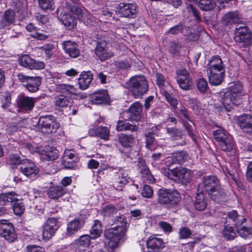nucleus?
<instances>
[{"label":"nucleus","mask_w":252,"mask_h":252,"mask_svg":"<svg viewBox=\"0 0 252 252\" xmlns=\"http://www.w3.org/2000/svg\"><path fill=\"white\" fill-rule=\"evenodd\" d=\"M138 129V127L137 126L126 123V121H119L117 124L118 131L129 130L136 131Z\"/></svg>","instance_id":"nucleus-44"},{"label":"nucleus","mask_w":252,"mask_h":252,"mask_svg":"<svg viewBox=\"0 0 252 252\" xmlns=\"http://www.w3.org/2000/svg\"><path fill=\"white\" fill-rule=\"evenodd\" d=\"M24 159H21L20 157L18 154H11L9 156V161L10 164L12 165H22V162H23Z\"/></svg>","instance_id":"nucleus-61"},{"label":"nucleus","mask_w":252,"mask_h":252,"mask_svg":"<svg viewBox=\"0 0 252 252\" xmlns=\"http://www.w3.org/2000/svg\"><path fill=\"white\" fill-rule=\"evenodd\" d=\"M39 7L44 11L52 10L55 7L53 0H38Z\"/></svg>","instance_id":"nucleus-51"},{"label":"nucleus","mask_w":252,"mask_h":252,"mask_svg":"<svg viewBox=\"0 0 252 252\" xmlns=\"http://www.w3.org/2000/svg\"><path fill=\"white\" fill-rule=\"evenodd\" d=\"M164 174L169 179L176 182H189L191 179L190 171L181 166L165 171Z\"/></svg>","instance_id":"nucleus-9"},{"label":"nucleus","mask_w":252,"mask_h":252,"mask_svg":"<svg viewBox=\"0 0 252 252\" xmlns=\"http://www.w3.org/2000/svg\"><path fill=\"white\" fill-rule=\"evenodd\" d=\"M237 124L242 132L249 135H252V116L243 114L238 117Z\"/></svg>","instance_id":"nucleus-18"},{"label":"nucleus","mask_w":252,"mask_h":252,"mask_svg":"<svg viewBox=\"0 0 252 252\" xmlns=\"http://www.w3.org/2000/svg\"><path fill=\"white\" fill-rule=\"evenodd\" d=\"M126 229L123 225L117 226L105 230L104 234L105 237L114 243L112 246L116 247L119 243L123 242L126 239Z\"/></svg>","instance_id":"nucleus-6"},{"label":"nucleus","mask_w":252,"mask_h":252,"mask_svg":"<svg viewBox=\"0 0 252 252\" xmlns=\"http://www.w3.org/2000/svg\"><path fill=\"white\" fill-rule=\"evenodd\" d=\"M129 178L126 171L120 168L113 175V180L116 186L122 187L127 184Z\"/></svg>","instance_id":"nucleus-26"},{"label":"nucleus","mask_w":252,"mask_h":252,"mask_svg":"<svg viewBox=\"0 0 252 252\" xmlns=\"http://www.w3.org/2000/svg\"><path fill=\"white\" fill-rule=\"evenodd\" d=\"M95 42V54L101 61L108 60L113 56V53L109 50L108 43L104 38L97 39Z\"/></svg>","instance_id":"nucleus-13"},{"label":"nucleus","mask_w":252,"mask_h":252,"mask_svg":"<svg viewBox=\"0 0 252 252\" xmlns=\"http://www.w3.org/2000/svg\"><path fill=\"white\" fill-rule=\"evenodd\" d=\"M126 229L123 225L117 226L105 230L104 234L105 237L114 243L112 246L116 247L119 243L123 242L126 239Z\"/></svg>","instance_id":"nucleus-7"},{"label":"nucleus","mask_w":252,"mask_h":252,"mask_svg":"<svg viewBox=\"0 0 252 252\" xmlns=\"http://www.w3.org/2000/svg\"><path fill=\"white\" fill-rule=\"evenodd\" d=\"M116 8V13L121 17L134 18L138 13L137 6L134 3H120Z\"/></svg>","instance_id":"nucleus-14"},{"label":"nucleus","mask_w":252,"mask_h":252,"mask_svg":"<svg viewBox=\"0 0 252 252\" xmlns=\"http://www.w3.org/2000/svg\"><path fill=\"white\" fill-rule=\"evenodd\" d=\"M192 232L190 229L187 227H182L179 231L180 239H187L190 237Z\"/></svg>","instance_id":"nucleus-62"},{"label":"nucleus","mask_w":252,"mask_h":252,"mask_svg":"<svg viewBox=\"0 0 252 252\" xmlns=\"http://www.w3.org/2000/svg\"><path fill=\"white\" fill-rule=\"evenodd\" d=\"M43 50L44 51L48 58H50L53 54L54 46L52 44H47L41 47Z\"/></svg>","instance_id":"nucleus-64"},{"label":"nucleus","mask_w":252,"mask_h":252,"mask_svg":"<svg viewBox=\"0 0 252 252\" xmlns=\"http://www.w3.org/2000/svg\"><path fill=\"white\" fill-rule=\"evenodd\" d=\"M134 139V137L132 135L121 134L118 136L119 142L124 147H129L133 143Z\"/></svg>","instance_id":"nucleus-50"},{"label":"nucleus","mask_w":252,"mask_h":252,"mask_svg":"<svg viewBox=\"0 0 252 252\" xmlns=\"http://www.w3.org/2000/svg\"><path fill=\"white\" fill-rule=\"evenodd\" d=\"M143 106L139 102L133 103L129 108L128 119L131 121H139L141 117Z\"/></svg>","instance_id":"nucleus-22"},{"label":"nucleus","mask_w":252,"mask_h":252,"mask_svg":"<svg viewBox=\"0 0 252 252\" xmlns=\"http://www.w3.org/2000/svg\"><path fill=\"white\" fill-rule=\"evenodd\" d=\"M93 103L96 104H107L109 101V96L107 91L101 90L92 94L91 96Z\"/></svg>","instance_id":"nucleus-27"},{"label":"nucleus","mask_w":252,"mask_h":252,"mask_svg":"<svg viewBox=\"0 0 252 252\" xmlns=\"http://www.w3.org/2000/svg\"><path fill=\"white\" fill-rule=\"evenodd\" d=\"M44 159L47 160H54L59 157V151L56 149H52L45 152Z\"/></svg>","instance_id":"nucleus-59"},{"label":"nucleus","mask_w":252,"mask_h":252,"mask_svg":"<svg viewBox=\"0 0 252 252\" xmlns=\"http://www.w3.org/2000/svg\"><path fill=\"white\" fill-rule=\"evenodd\" d=\"M235 41L244 47L249 46L252 43V35L246 26L237 25L235 30Z\"/></svg>","instance_id":"nucleus-8"},{"label":"nucleus","mask_w":252,"mask_h":252,"mask_svg":"<svg viewBox=\"0 0 252 252\" xmlns=\"http://www.w3.org/2000/svg\"><path fill=\"white\" fill-rule=\"evenodd\" d=\"M20 65L30 69H42L44 68L45 64L43 62H36L32 59L29 55H23L19 60Z\"/></svg>","instance_id":"nucleus-19"},{"label":"nucleus","mask_w":252,"mask_h":252,"mask_svg":"<svg viewBox=\"0 0 252 252\" xmlns=\"http://www.w3.org/2000/svg\"><path fill=\"white\" fill-rule=\"evenodd\" d=\"M90 231V236L92 239H94L99 237L102 231L100 222L99 220H95Z\"/></svg>","instance_id":"nucleus-47"},{"label":"nucleus","mask_w":252,"mask_h":252,"mask_svg":"<svg viewBox=\"0 0 252 252\" xmlns=\"http://www.w3.org/2000/svg\"><path fill=\"white\" fill-rule=\"evenodd\" d=\"M37 98L22 95L18 97L17 104L21 111L28 112L32 110Z\"/></svg>","instance_id":"nucleus-21"},{"label":"nucleus","mask_w":252,"mask_h":252,"mask_svg":"<svg viewBox=\"0 0 252 252\" xmlns=\"http://www.w3.org/2000/svg\"><path fill=\"white\" fill-rule=\"evenodd\" d=\"M137 167L139 172L142 174L143 178L151 182H154V178L148 168L146 162L142 159H139L137 163Z\"/></svg>","instance_id":"nucleus-29"},{"label":"nucleus","mask_w":252,"mask_h":252,"mask_svg":"<svg viewBox=\"0 0 252 252\" xmlns=\"http://www.w3.org/2000/svg\"><path fill=\"white\" fill-rule=\"evenodd\" d=\"M15 22V12L11 10L5 11L0 20V29H2Z\"/></svg>","instance_id":"nucleus-32"},{"label":"nucleus","mask_w":252,"mask_h":252,"mask_svg":"<svg viewBox=\"0 0 252 252\" xmlns=\"http://www.w3.org/2000/svg\"><path fill=\"white\" fill-rule=\"evenodd\" d=\"M188 158V154L185 151H180L172 154L171 157L167 158V165L169 164L183 163Z\"/></svg>","instance_id":"nucleus-31"},{"label":"nucleus","mask_w":252,"mask_h":252,"mask_svg":"<svg viewBox=\"0 0 252 252\" xmlns=\"http://www.w3.org/2000/svg\"><path fill=\"white\" fill-rule=\"evenodd\" d=\"M0 235L9 243L14 242L17 238L13 225L6 220H0Z\"/></svg>","instance_id":"nucleus-12"},{"label":"nucleus","mask_w":252,"mask_h":252,"mask_svg":"<svg viewBox=\"0 0 252 252\" xmlns=\"http://www.w3.org/2000/svg\"><path fill=\"white\" fill-rule=\"evenodd\" d=\"M176 80L180 88L183 90H189L193 85L192 79L186 69H180L176 72Z\"/></svg>","instance_id":"nucleus-16"},{"label":"nucleus","mask_w":252,"mask_h":252,"mask_svg":"<svg viewBox=\"0 0 252 252\" xmlns=\"http://www.w3.org/2000/svg\"><path fill=\"white\" fill-rule=\"evenodd\" d=\"M158 195V202L168 209H176L180 200V194L170 189H160Z\"/></svg>","instance_id":"nucleus-4"},{"label":"nucleus","mask_w":252,"mask_h":252,"mask_svg":"<svg viewBox=\"0 0 252 252\" xmlns=\"http://www.w3.org/2000/svg\"><path fill=\"white\" fill-rule=\"evenodd\" d=\"M221 150L225 152H231L234 149V142L231 135L219 143Z\"/></svg>","instance_id":"nucleus-39"},{"label":"nucleus","mask_w":252,"mask_h":252,"mask_svg":"<svg viewBox=\"0 0 252 252\" xmlns=\"http://www.w3.org/2000/svg\"><path fill=\"white\" fill-rule=\"evenodd\" d=\"M14 10L16 12L22 15H25L27 13V2L24 0H20L16 2Z\"/></svg>","instance_id":"nucleus-54"},{"label":"nucleus","mask_w":252,"mask_h":252,"mask_svg":"<svg viewBox=\"0 0 252 252\" xmlns=\"http://www.w3.org/2000/svg\"><path fill=\"white\" fill-rule=\"evenodd\" d=\"M197 3L198 7L204 11L212 10L216 6L215 0H199Z\"/></svg>","instance_id":"nucleus-48"},{"label":"nucleus","mask_w":252,"mask_h":252,"mask_svg":"<svg viewBox=\"0 0 252 252\" xmlns=\"http://www.w3.org/2000/svg\"><path fill=\"white\" fill-rule=\"evenodd\" d=\"M62 46L65 52L70 57L76 58L80 55V50L78 48V45L76 42L65 41L63 43Z\"/></svg>","instance_id":"nucleus-25"},{"label":"nucleus","mask_w":252,"mask_h":252,"mask_svg":"<svg viewBox=\"0 0 252 252\" xmlns=\"http://www.w3.org/2000/svg\"><path fill=\"white\" fill-rule=\"evenodd\" d=\"M191 123L192 124L191 125L188 122L184 121L183 125L188 132V135L194 140L195 139V135L194 134L195 126L192 122Z\"/></svg>","instance_id":"nucleus-60"},{"label":"nucleus","mask_w":252,"mask_h":252,"mask_svg":"<svg viewBox=\"0 0 252 252\" xmlns=\"http://www.w3.org/2000/svg\"><path fill=\"white\" fill-rule=\"evenodd\" d=\"M64 193L62 186L50 187L48 190V195L51 199H57L62 197Z\"/></svg>","instance_id":"nucleus-40"},{"label":"nucleus","mask_w":252,"mask_h":252,"mask_svg":"<svg viewBox=\"0 0 252 252\" xmlns=\"http://www.w3.org/2000/svg\"><path fill=\"white\" fill-rule=\"evenodd\" d=\"M19 80L27 90L31 93L36 92L41 84V78L39 76H29L20 73L18 75Z\"/></svg>","instance_id":"nucleus-11"},{"label":"nucleus","mask_w":252,"mask_h":252,"mask_svg":"<svg viewBox=\"0 0 252 252\" xmlns=\"http://www.w3.org/2000/svg\"><path fill=\"white\" fill-rule=\"evenodd\" d=\"M230 135H230L226 131L221 128H219L218 129L213 131L214 137L218 142H219V143L221 141L224 140Z\"/></svg>","instance_id":"nucleus-53"},{"label":"nucleus","mask_w":252,"mask_h":252,"mask_svg":"<svg viewBox=\"0 0 252 252\" xmlns=\"http://www.w3.org/2000/svg\"><path fill=\"white\" fill-rule=\"evenodd\" d=\"M13 203L12 208L15 214L16 215H22L25 211V207L23 203L17 198L16 200Z\"/></svg>","instance_id":"nucleus-57"},{"label":"nucleus","mask_w":252,"mask_h":252,"mask_svg":"<svg viewBox=\"0 0 252 252\" xmlns=\"http://www.w3.org/2000/svg\"><path fill=\"white\" fill-rule=\"evenodd\" d=\"M91 237L89 235H84L80 237L78 240L75 241V245L80 251H84L87 248L90 242Z\"/></svg>","instance_id":"nucleus-37"},{"label":"nucleus","mask_w":252,"mask_h":252,"mask_svg":"<svg viewBox=\"0 0 252 252\" xmlns=\"http://www.w3.org/2000/svg\"><path fill=\"white\" fill-rule=\"evenodd\" d=\"M157 127H153L151 129L146 131L145 132L144 136L145 137V141H146V146L148 149H150L151 146L155 142V135H157Z\"/></svg>","instance_id":"nucleus-38"},{"label":"nucleus","mask_w":252,"mask_h":252,"mask_svg":"<svg viewBox=\"0 0 252 252\" xmlns=\"http://www.w3.org/2000/svg\"><path fill=\"white\" fill-rule=\"evenodd\" d=\"M197 191L201 192H206L214 201L222 199L226 195L220 180L214 175L203 176L201 182L197 186Z\"/></svg>","instance_id":"nucleus-1"},{"label":"nucleus","mask_w":252,"mask_h":252,"mask_svg":"<svg viewBox=\"0 0 252 252\" xmlns=\"http://www.w3.org/2000/svg\"><path fill=\"white\" fill-rule=\"evenodd\" d=\"M72 99L70 96L60 94L55 98L54 103L57 107H67L71 103Z\"/></svg>","instance_id":"nucleus-36"},{"label":"nucleus","mask_w":252,"mask_h":252,"mask_svg":"<svg viewBox=\"0 0 252 252\" xmlns=\"http://www.w3.org/2000/svg\"><path fill=\"white\" fill-rule=\"evenodd\" d=\"M240 17L236 11L228 12L222 17V21L225 25L238 23Z\"/></svg>","instance_id":"nucleus-41"},{"label":"nucleus","mask_w":252,"mask_h":252,"mask_svg":"<svg viewBox=\"0 0 252 252\" xmlns=\"http://www.w3.org/2000/svg\"><path fill=\"white\" fill-rule=\"evenodd\" d=\"M163 95L166 100L174 107H176L178 104V101L176 98L173 97L167 91L163 92Z\"/></svg>","instance_id":"nucleus-63"},{"label":"nucleus","mask_w":252,"mask_h":252,"mask_svg":"<svg viewBox=\"0 0 252 252\" xmlns=\"http://www.w3.org/2000/svg\"><path fill=\"white\" fill-rule=\"evenodd\" d=\"M77 158L74 154L69 150H65L63 154L62 163L67 169H75L77 167Z\"/></svg>","instance_id":"nucleus-24"},{"label":"nucleus","mask_w":252,"mask_h":252,"mask_svg":"<svg viewBox=\"0 0 252 252\" xmlns=\"http://www.w3.org/2000/svg\"><path fill=\"white\" fill-rule=\"evenodd\" d=\"M56 13L63 24L70 30L76 25V19L74 15L79 16L82 13V10L68 3L66 7L58 8Z\"/></svg>","instance_id":"nucleus-3"},{"label":"nucleus","mask_w":252,"mask_h":252,"mask_svg":"<svg viewBox=\"0 0 252 252\" xmlns=\"http://www.w3.org/2000/svg\"><path fill=\"white\" fill-rule=\"evenodd\" d=\"M166 130L172 140L182 139L184 135V133L182 130L176 127H166Z\"/></svg>","instance_id":"nucleus-43"},{"label":"nucleus","mask_w":252,"mask_h":252,"mask_svg":"<svg viewBox=\"0 0 252 252\" xmlns=\"http://www.w3.org/2000/svg\"><path fill=\"white\" fill-rule=\"evenodd\" d=\"M146 244L148 248L151 249L154 252H158L164 247L162 240L156 237L149 238L147 240Z\"/></svg>","instance_id":"nucleus-33"},{"label":"nucleus","mask_w":252,"mask_h":252,"mask_svg":"<svg viewBox=\"0 0 252 252\" xmlns=\"http://www.w3.org/2000/svg\"><path fill=\"white\" fill-rule=\"evenodd\" d=\"M57 90L59 92L62 94L68 95L73 93L74 88L72 85L62 84L57 85Z\"/></svg>","instance_id":"nucleus-52"},{"label":"nucleus","mask_w":252,"mask_h":252,"mask_svg":"<svg viewBox=\"0 0 252 252\" xmlns=\"http://www.w3.org/2000/svg\"><path fill=\"white\" fill-rule=\"evenodd\" d=\"M118 212L117 209L112 204L106 205L102 210L101 213L104 216L112 217Z\"/></svg>","instance_id":"nucleus-56"},{"label":"nucleus","mask_w":252,"mask_h":252,"mask_svg":"<svg viewBox=\"0 0 252 252\" xmlns=\"http://www.w3.org/2000/svg\"><path fill=\"white\" fill-rule=\"evenodd\" d=\"M126 88L134 98L141 97L148 90V85L145 77L142 75L131 78L126 83Z\"/></svg>","instance_id":"nucleus-5"},{"label":"nucleus","mask_w":252,"mask_h":252,"mask_svg":"<svg viewBox=\"0 0 252 252\" xmlns=\"http://www.w3.org/2000/svg\"><path fill=\"white\" fill-rule=\"evenodd\" d=\"M17 195L14 192H7L0 194V204L5 205L9 202H15L17 199Z\"/></svg>","instance_id":"nucleus-46"},{"label":"nucleus","mask_w":252,"mask_h":252,"mask_svg":"<svg viewBox=\"0 0 252 252\" xmlns=\"http://www.w3.org/2000/svg\"><path fill=\"white\" fill-rule=\"evenodd\" d=\"M84 222L83 220L80 219H75L71 220L67 225V233L70 235L74 234L83 226Z\"/></svg>","instance_id":"nucleus-35"},{"label":"nucleus","mask_w":252,"mask_h":252,"mask_svg":"<svg viewBox=\"0 0 252 252\" xmlns=\"http://www.w3.org/2000/svg\"><path fill=\"white\" fill-rule=\"evenodd\" d=\"M59 227V223L57 219L49 218L43 226V239L45 240L51 239L55 235Z\"/></svg>","instance_id":"nucleus-15"},{"label":"nucleus","mask_w":252,"mask_h":252,"mask_svg":"<svg viewBox=\"0 0 252 252\" xmlns=\"http://www.w3.org/2000/svg\"><path fill=\"white\" fill-rule=\"evenodd\" d=\"M244 94L243 84L237 82L229 88L223 89L219 93V97L227 112H230Z\"/></svg>","instance_id":"nucleus-2"},{"label":"nucleus","mask_w":252,"mask_h":252,"mask_svg":"<svg viewBox=\"0 0 252 252\" xmlns=\"http://www.w3.org/2000/svg\"><path fill=\"white\" fill-rule=\"evenodd\" d=\"M196 86L201 93H205L208 89V83L204 78H199L196 81Z\"/></svg>","instance_id":"nucleus-58"},{"label":"nucleus","mask_w":252,"mask_h":252,"mask_svg":"<svg viewBox=\"0 0 252 252\" xmlns=\"http://www.w3.org/2000/svg\"><path fill=\"white\" fill-rule=\"evenodd\" d=\"M247 220L245 216L239 214L236 210H232L227 212L225 223L236 228L243 225Z\"/></svg>","instance_id":"nucleus-17"},{"label":"nucleus","mask_w":252,"mask_h":252,"mask_svg":"<svg viewBox=\"0 0 252 252\" xmlns=\"http://www.w3.org/2000/svg\"><path fill=\"white\" fill-rule=\"evenodd\" d=\"M208 199L204 192L197 191L196 194L194 207L198 211H203L207 207Z\"/></svg>","instance_id":"nucleus-30"},{"label":"nucleus","mask_w":252,"mask_h":252,"mask_svg":"<svg viewBox=\"0 0 252 252\" xmlns=\"http://www.w3.org/2000/svg\"><path fill=\"white\" fill-rule=\"evenodd\" d=\"M237 233L241 238L247 239L252 236V228L245 225H241L236 228Z\"/></svg>","instance_id":"nucleus-49"},{"label":"nucleus","mask_w":252,"mask_h":252,"mask_svg":"<svg viewBox=\"0 0 252 252\" xmlns=\"http://www.w3.org/2000/svg\"><path fill=\"white\" fill-rule=\"evenodd\" d=\"M207 69L224 68V66L219 56H214L209 60Z\"/></svg>","instance_id":"nucleus-45"},{"label":"nucleus","mask_w":252,"mask_h":252,"mask_svg":"<svg viewBox=\"0 0 252 252\" xmlns=\"http://www.w3.org/2000/svg\"><path fill=\"white\" fill-rule=\"evenodd\" d=\"M89 133L92 136H97L104 140L108 139L110 134L109 130L106 126H99L91 129Z\"/></svg>","instance_id":"nucleus-34"},{"label":"nucleus","mask_w":252,"mask_h":252,"mask_svg":"<svg viewBox=\"0 0 252 252\" xmlns=\"http://www.w3.org/2000/svg\"><path fill=\"white\" fill-rule=\"evenodd\" d=\"M38 125L43 132L47 133L56 132L60 126L52 115L41 116L38 120Z\"/></svg>","instance_id":"nucleus-10"},{"label":"nucleus","mask_w":252,"mask_h":252,"mask_svg":"<svg viewBox=\"0 0 252 252\" xmlns=\"http://www.w3.org/2000/svg\"><path fill=\"white\" fill-rule=\"evenodd\" d=\"M234 226L224 222V229L222 234L224 238L227 240H233L237 236V234L234 229Z\"/></svg>","instance_id":"nucleus-42"},{"label":"nucleus","mask_w":252,"mask_h":252,"mask_svg":"<svg viewBox=\"0 0 252 252\" xmlns=\"http://www.w3.org/2000/svg\"><path fill=\"white\" fill-rule=\"evenodd\" d=\"M168 34L176 35L182 34L185 36H189L192 33L191 28L185 24L184 22H181L169 29L167 32Z\"/></svg>","instance_id":"nucleus-23"},{"label":"nucleus","mask_w":252,"mask_h":252,"mask_svg":"<svg viewBox=\"0 0 252 252\" xmlns=\"http://www.w3.org/2000/svg\"><path fill=\"white\" fill-rule=\"evenodd\" d=\"M93 76V74L90 71L82 72L78 79L79 88L82 90L88 88L92 81Z\"/></svg>","instance_id":"nucleus-28"},{"label":"nucleus","mask_w":252,"mask_h":252,"mask_svg":"<svg viewBox=\"0 0 252 252\" xmlns=\"http://www.w3.org/2000/svg\"><path fill=\"white\" fill-rule=\"evenodd\" d=\"M23 162L20 166V170L22 173L31 179L34 178L39 172L38 167L32 162L27 159H25Z\"/></svg>","instance_id":"nucleus-20"},{"label":"nucleus","mask_w":252,"mask_h":252,"mask_svg":"<svg viewBox=\"0 0 252 252\" xmlns=\"http://www.w3.org/2000/svg\"><path fill=\"white\" fill-rule=\"evenodd\" d=\"M209 82L212 85H219L220 84L223 80L224 74L221 73L214 75H208Z\"/></svg>","instance_id":"nucleus-55"}]
</instances>
